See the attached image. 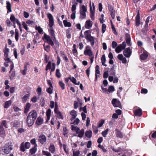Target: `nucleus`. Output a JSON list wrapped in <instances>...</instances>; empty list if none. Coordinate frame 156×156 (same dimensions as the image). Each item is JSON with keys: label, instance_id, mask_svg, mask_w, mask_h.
Masks as SVG:
<instances>
[{"label": "nucleus", "instance_id": "obj_3", "mask_svg": "<svg viewBox=\"0 0 156 156\" xmlns=\"http://www.w3.org/2000/svg\"><path fill=\"white\" fill-rule=\"evenodd\" d=\"M72 130L75 131L76 134H78V136L80 138L82 137L84 133V130L83 129L80 130V129L73 125L71 126Z\"/></svg>", "mask_w": 156, "mask_h": 156}, {"label": "nucleus", "instance_id": "obj_31", "mask_svg": "<svg viewBox=\"0 0 156 156\" xmlns=\"http://www.w3.org/2000/svg\"><path fill=\"white\" fill-rule=\"evenodd\" d=\"M31 106V104L30 103H27L26 105L24 112L25 113H27L29 111L30 109V108Z\"/></svg>", "mask_w": 156, "mask_h": 156}, {"label": "nucleus", "instance_id": "obj_34", "mask_svg": "<svg viewBox=\"0 0 156 156\" xmlns=\"http://www.w3.org/2000/svg\"><path fill=\"white\" fill-rule=\"evenodd\" d=\"M30 96L29 94H25L22 98V101L23 102H25L29 98Z\"/></svg>", "mask_w": 156, "mask_h": 156}, {"label": "nucleus", "instance_id": "obj_55", "mask_svg": "<svg viewBox=\"0 0 156 156\" xmlns=\"http://www.w3.org/2000/svg\"><path fill=\"white\" fill-rule=\"evenodd\" d=\"M118 45L117 43L115 41H113L112 43V46L113 48H115Z\"/></svg>", "mask_w": 156, "mask_h": 156}, {"label": "nucleus", "instance_id": "obj_33", "mask_svg": "<svg viewBox=\"0 0 156 156\" xmlns=\"http://www.w3.org/2000/svg\"><path fill=\"white\" fill-rule=\"evenodd\" d=\"M140 16L138 13L136 17V26H138L140 24Z\"/></svg>", "mask_w": 156, "mask_h": 156}, {"label": "nucleus", "instance_id": "obj_53", "mask_svg": "<svg viewBox=\"0 0 156 156\" xmlns=\"http://www.w3.org/2000/svg\"><path fill=\"white\" fill-rule=\"evenodd\" d=\"M59 84L60 86L61 87L62 89L64 90L65 89V84L62 81H59Z\"/></svg>", "mask_w": 156, "mask_h": 156}, {"label": "nucleus", "instance_id": "obj_56", "mask_svg": "<svg viewBox=\"0 0 156 156\" xmlns=\"http://www.w3.org/2000/svg\"><path fill=\"white\" fill-rule=\"evenodd\" d=\"M42 153L44 155H46L47 156H51V154L48 151H43Z\"/></svg>", "mask_w": 156, "mask_h": 156}, {"label": "nucleus", "instance_id": "obj_24", "mask_svg": "<svg viewBox=\"0 0 156 156\" xmlns=\"http://www.w3.org/2000/svg\"><path fill=\"white\" fill-rule=\"evenodd\" d=\"M12 101V100H10L6 101L5 103L4 107L5 108H9V106L11 105Z\"/></svg>", "mask_w": 156, "mask_h": 156}, {"label": "nucleus", "instance_id": "obj_43", "mask_svg": "<svg viewBox=\"0 0 156 156\" xmlns=\"http://www.w3.org/2000/svg\"><path fill=\"white\" fill-rule=\"evenodd\" d=\"M35 29L38 31V33L40 34L42 33L43 30L40 26H36Z\"/></svg>", "mask_w": 156, "mask_h": 156}, {"label": "nucleus", "instance_id": "obj_50", "mask_svg": "<svg viewBox=\"0 0 156 156\" xmlns=\"http://www.w3.org/2000/svg\"><path fill=\"white\" fill-rule=\"evenodd\" d=\"M104 122V121L103 120H101L100 121L98 124V127H101Z\"/></svg>", "mask_w": 156, "mask_h": 156}, {"label": "nucleus", "instance_id": "obj_46", "mask_svg": "<svg viewBox=\"0 0 156 156\" xmlns=\"http://www.w3.org/2000/svg\"><path fill=\"white\" fill-rule=\"evenodd\" d=\"M37 151L36 147H34V148H32L30 150V152L31 154H34Z\"/></svg>", "mask_w": 156, "mask_h": 156}, {"label": "nucleus", "instance_id": "obj_12", "mask_svg": "<svg viewBox=\"0 0 156 156\" xmlns=\"http://www.w3.org/2000/svg\"><path fill=\"white\" fill-rule=\"evenodd\" d=\"M100 71H99V67L98 65H96L95 67V80H97V78L99 77Z\"/></svg>", "mask_w": 156, "mask_h": 156}, {"label": "nucleus", "instance_id": "obj_11", "mask_svg": "<svg viewBox=\"0 0 156 156\" xmlns=\"http://www.w3.org/2000/svg\"><path fill=\"white\" fill-rule=\"evenodd\" d=\"M37 116V113L35 110H33L30 112L27 116L29 117L30 118V117L34 119H36Z\"/></svg>", "mask_w": 156, "mask_h": 156}, {"label": "nucleus", "instance_id": "obj_64", "mask_svg": "<svg viewBox=\"0 0 156 156\" xmlns=\"http://www.w3.org/2000/svg\"><path fill=\"white\" fill-rule=\"evenodd\" d=\"M15 38L16 41H18L19 39V33L18 31L16 30Z\"/></svg>", "mask_w": 156, "mask_h": 156}, {"label": "nucleus", "instance_id": "obj_62", "mask_svg": "<svg viewBox=\"0 0 156 156\" xmlns=\"http://www.w3.org/2000/svg\"><path fill=\"white\" fill-rule=\"evenodd\" d=\"M26 148L28 149L30 147V144L29 142H27L24 144Z\"/></svg>", "mask_w": 156, "mask_h": 156}, {"label": "nucleus", "instance_id": "obj_40", "mask_svg": "<svg viewBox=\"0 0 156 156\" xmlns=\"http://www.w3.org/2000/svg\"><path fill=\"white\" fill-rule=\"evenodd\" d=\"M116 133V136L117 137H119V138H122L123 137V135L122 134V133L120 131H119L118 130H117Z\"/></svg>", "mask_w": 156, "mask_h": 156}, {"label": "nucleus", "instance_id": "obj_27", "mask_svg": "<svg viewBox=\"0 0 156 156\" xmlns=\"http://www.w3.org/2000/svg\"><path fill=\"white\" fill-rule=\"evenodd\" d=\"M43 122V119L41 117H38L36 120V123L38 125H40L42 124Z\"/></svg>", "mask_w": 156, "mask_h": 156}, {"label": "nucleus", "instance_id": "obj_42", "mask_svg": "<svg viewBox=\"0 0 156 156\" xmlns=\"http://www.w3.org/2000/svg\"><path fill=\"white\" fill-rule=\"evenodd\" d=\"M120 46H120L119 45L116 47L115 49L116 52L117 53H119L122 51V50H123Z\"/></svg>", "mask_w": 156, "mask_h": 156}, {"label": "nucleus", "instance_id": "obj_22", "mask_svg": "<svg viewBox=\"0 0 156 156\" xmlns=\"http://www.w3.org/2000/svg\"><path fill=\"white\" fill-rule=\"evenodd\" d=\"M95 38L92 36L87 40L88 42H90V45L91 46H93L94 44Z\"/></svg>", "mask_w": 156, "mask_h": 156}, {"label": "nucleus", "instance_id": "obj_14", "mask_svg": "<svg viewBox=\"0 0 156 156\" xmlns=\"http://www.w3.org/2000/svg\"><path fill=\"white\" fill-rule=\"evenodd\" d=\"M10 19L13 23H16L19 26H21V24L19 22L18 20L13 15H11Z\"/></svg>", "mask_w": 156, "mask_h": 156}, {"label": "nucleus", "instance_id": "obj_17", "mask_svg": "<svg viewBox=\"0 0 156 156\" xmlns=\"http://www.w3.org/2000/svg\"><path fill=\"white\" fill-rule=\"evenodd\" d=\"M118 58L120 60L122 61L123 63L126 64L127 63V60L126 58L123 57V55L122 54H119L118 55Z\"/></svg>", "mask_w": 156, "mask_h": 156}, {"label": "nucleus", "instance_id": "obj_6", "mask_svg": "<svg viewBox=\"0 0 156 156\" xmlns=\"http://www.w3.org/2000/svg\"><path fill=\"white\" fill-rule=\"evenodd\" d=\"M3 127L7 128L6 121L5 120H3L0 122V134L2 135L5 134Z\"/></svg>", "mask_w": 156, "mask_h": 156}, {"label": "nucleus", "instance_id": "obj_35", "mask_svg": "<svg viewBox=\"0 0 156 156\" xmlns=\"http://www.w3.org/2000/svg\"><path fill=\"white\" fill-rule=\"evenodd\" d=\"M101 60L102 65L103 66H106L107 65L105 63L106 61V59L105 56L104 55H103L102 56L101 58Z\"/></svg>", "mask_w": 156, "mask_h": 156}, {"label": "nucleus", "instance_id": "obj_45", "mask_svg": "<svg viewBox=\"0 0 156 156\" xmlns=\"http://www.w3.org/2000/svg\"><path fill=\"white\" fill-rule=\"evenodd\" d=\"M55 74L56 76L58 78H59L61 76V74L59 70L58 69H57L56 70V73Z\"/></svg>", "mask_w": 156, "mask_h": 156}, {"label": "nucleus", "instance_id": "obj_13", "mask_svg": "<svg viewBox=\"0 0 156 156\" xmlns=\"http://www.w3.org/2000/svg\"><path fill=\"white\" fill-rule=\"evenodd\" d=\"M29 65V63L28 62H25L24 63V69L20 70V72L23 75H25L26 74L27 70V67Z\"/></svg>", "mask_w": 156, "mask_h": 156}, {"label": "nucleus", "instance_id": "obj_30", "mask_svg": "<svg viewBox=\"0 0 156 156\" xmlns=\"http://www.w3.org/2000/svg\"><path fill=\"white\" fill-rule=\"evenodd\" d=\"M6 8L8 10L7 12L8 13L9 12H12L11 9V5L9 1H6Z\"/></svg>", "mask_w": 156, "mask_h": 156}, {"label": "nucleus", "instance_id": "obj_49", "mask_svg": "<svg viewBox=\"0 0 156 156\" xmlns=\"http://www.w3.org/2000/svg\"><path fill=\"white\" fill-rule=\"evenodd\" d=\"M51 62L49 61L48 62L46 67V71L48 70V69H50L51 68Z\"/></svg>", "mask_w": 156, "mask_h": 156}, {"label": "nucleus", "instance_id": "obj_61", "mask_svg": "<svg viewBox=\"0 0 156 156\" xmlns=\"http://www.w3.org/2000/svg\"><path fill=\"white\" fill-rule=\"evenodd\" d=\"M106 30V26L105 24H103L102 25V32L104 33Z\"/></svg>", "mask_w": 156, "mask_h": 156}, {"label": "nucleus", "instance_id": "obj_16", "mask_svg": "<svg viewBox=\"0 0 156 156\" xmlns=\"http://www.w3.org/2000/svg\"><path fill=\"white\" fill-rule=\"evenodd\" d=\"M46 137L44 135H41L38 139L39 142L42 144H44L46 142Z\"/></svg>", "mask_w": 156, "mask_h": 156}, {"label": "nucleus", "instance_id": "obj_28", "mask_svg": "<svg viewBox=\"0 0 156 156\" xmlns=\"http://www.w3.org/2000/svg\"><path fill=\"white\" fill-rule=\"evenodd\" d=\"M142 114V110L140 108L136 110L134 112V114L136 116H140Z\"/></svg>", "mask_w": 156, "mask_h": 156}, {"label": "nucleus", "instance_id": "obj_4", "mask_svg": "<svg viewBox=\"0 0 156 156\" xmlns=\"http://www.w3.org/2000/svg\"><path fill=\"white\" fill-rule=\"evenodd\" d=\"M43 39L45 42L51 45L53 48H54V44L52 41L53 39L51 38L49 35L44 34Z\"/></svg>", "mask_w": 156, "mask_h": 156}, {"label": "nucleus", "instance_id": "obj_38", "mask_svg": "<svg viewBox=\"0 0 156 156\" xmlns=\"http://www.w3.org/2000/svg\"><path fill=\"white\" fill-rule=\"evenodd\" d=\"M115 90V89L113 86H109L107 94L109 93H112Z\"/></svg>", "mask_w": 156, "mask_h": 156}, {"label": "nucleus", "instance_id": "obj_44", "mask_svg": "<svg viewBox=\"0 0 156 156\" xmlns=\"http://www.w3.org/2000/svg\"><path fill=\"white\" fill-rule=\"evenodd\" d=\"M63 147L64 151L67 154H69V149L67 146L66 145L63 144Z\"/></svg>", "mask_w": 156, "mask_h": 156}, {"label": "nucleus", "instance_id": "obj_19", "mask_svg": "<svg viewBox=\"0 0 156 156\" xmlns=\"http://www.w3.org/2000/svg\"><path fill=\"white\" fill-rule=\"evenodd\" d=\"M91 33L90 30H86L84 32L85 38L86 40L92 37L91 35Z\"/></svg>", "mask_w": 156, "mask_h": 156}, {"label": "nucleus", "instance_id": "obj_25", "mask_svg": "<svg viewBox=\"0 0 156 156\" xmlns=\"http://www.w3.org/2000/svg\"><path fill=\"white\" fill-rule=\"evenodd\" d=\"M70 115L72 116V117L71 119V120L74 119L77 115L76 112L74 110H72L71 112Z\"/></svg>", "mask_w": 156, "mask_h": 156}, {"label": "nucleus", "instance_id": "obj_18", "mask_svg": "<svg viewBox=\"0 0 156 156\" xmlns=\"http://www.w3.org/2000/svg\"><path fill=\"white\" fill-rule=\"evenodd\" d=\"M93 23L90 20H88L86 22L85 27L86 28L89 29L92 26Z\"/></svg>", "mask_w": 156, "mask_h": 156}, {"label": "nucleus", "instance_id": "obj_57", "mask_svg": "<svg viewBox=\"0 0 156 156\" xmlns=\"http://www.w3.org/2000/svg\"><path fill=\"white\" fill-rule=\"evenodd\" d=\"M25 146L24 145V144L23 143L21 144V146H20V149L21 150L23 151H24L25 150Z\"/></svg>", "mask_w": 156, "mask_h": 156}, {"label": "nucleus", "instance_id": "obj_21", "mask_svg": "<svg viewBox=\"0 0 156 156\" xmlns=\"http://www.w3.org/2000/svg\"><path fill=\"white\" fill-rule=\"evenodd\" d=\"M30 118L27 117V123L29 126H30L33 125L34 123V121H33V119H30Z\"/></svg>", "mask_w": 156, "mask_h": 156}, {"label": "nucleus", "instance_id": "obj_48", "mask_svg": "<svg viewBox=\"0 0 156 156\" xmlns=\"http://www.w3.org/2000/svg\"><path fill=\"white\" fill-rule=\"evenodd\" d=\"M55 46L54 45V48H53L55 50H56L57 49H58L59 47V43L57 41H55Z\"/></svg>", "mask_w": 156, "mask_h": 156}, {"label": "nucleus", "instance_id": "obj_54", "mask_svg": "<svg viewBox=\"0 0 156 156\" xmlns=\"http://www.w3.org/2000/svg\"><path fill=\"white\" fill-rule=\"evenodd\" d=\"M68 132V131L66 127H64L63 129V134L65 136H66Z\"/></svg>", "mask_w": 156, "mask_h": 156}, {"label": "nucleus", "instance_id": "obj_1", "mask_svg": "<svg viewBox=\"0 0 156 156\" xmlns=\"http://www.w3.org/2000/svg\"><path fill=\"white\" fill-rule=\"evenodd\" d=\"M47 16L49 19V33L53 41H54L55 40V37L52 27V26L54 25L53 18L52 15L50 13H48Z\"/></svg>", "mask_w": 156, "mask_h": 156}, {"label": "nucleus", "instance_id": "obj_2", "mask_svg": "<svg viewBox=\"0 0 156 156\" xmlns=\"http://www.w3.org/2000/svg\"><path fill=\"white\" fill-rule=\"evenodd\" d=\"M12 149V146L11 142H9L6 144L3 147V152L5 154H8Z\"/></svg>", "mask_w": 156, "mask_h": 156}, {"label": "nucleus", "instance_id": "obj_63", "mask_svg": "<svg viewBox=\"0 0 156 156\" xmlns=\"http://www.w3.org/2000/svg\"><path fill=\"white\" fill-rule=\"evenodd\" d=\"M45 104V101L44 98H41V106L43 107Z\"/></svg>", "mask_w": 156, "mask_h": 156}, {"label": "nucleus", "instance_id": "obj_8", "mask_svg": "<svg viewBox=\"0 0 156 156\" xmlns=\"http://www.w3.org/2000/svg\"><path fill=\"white\" fill-rule=\"evenodd\" d=\"M112 103L114 107L122 108V106L120 101L117 99L114 98L112 101Z\"/></svg>", "mask_w": 156, "mask_h": 156}, {"label": "nucleus", "instance_id": "obj_29", "mask_svg": "<svg viewBox=\"0 0 156 156\" xmlns=\"http://www.w3.org/2000/svg\"><path fill=\"white\" fill-rule=\"evenodd\" d=\"M49 151L53 154H54L55 153V148L54 145L52 144H50V147H49Z\"/></svg>", "mask_w": 156, "mask_h": 156}, {"label": "nucleus", "instance_id": "obj_26", "mask_svg": "<svg viewBox=\"0 0 156 156\" xmlns=\"http://www.w3.org/2000/svg\"><path fill=\"white\" fill-rule=\"evenodd\" d=\"M69 78L70 80L74 84L76 85H79L80 84V82H78L77 83H76V79L73 77H71L70 76L69 77Z\"/></svg>", "mask_w": 156, "mask_h": 156}, {"label": "nucleus", "instance_id": "obj_36", "mask_svg": "<svg viewBox=\"0 0 156 156\" xmlns=\"http://www.w3.org/2000/svg\"><path fill=\"white\" fill-rule=\"evenodd\" d=\"M75 149L73 147L72 150L73 151V156H79L80 153L79 150L75 151Z\"/></svg>", "mask_w": 156, "mask_h": 156}, {"label": "nucleus", "instance_id": "obj_23", "mask_svg": "<svg viewBox=\"0 0 156 156\" xmlns=\"http://www.w3.org/2000/svg\"><path fill=\"white\" fill-rule=\"evenodd\" d=\"M126 42L128 46H130L131 44H130V37L129 34H126Z\"/></svg>", "mask_w": 156, "mask_h": 156}, {"label": "nucleus", "instance_id": "obj_9", "mask_svg": "<svg viewBox=\"0 0 156 156\" xmlns=\"http://www.w3.org/2000/svg\"><path fill=\"white\" fill-rule=\"evenodd\" d=\"M84 54L87 55L90 57L93 56V53L89 46L87 45L86 46V49L84 52Z\"/></svg>", "mask_w": 156, "mask_h": 156}, {"label": "nucleus", "instance_id": "obj_51", "mask_svg": "<svg viewBox=\"0 0 156 156\" xmlns=\"http://www.w3.org/2000/svg\"><path fill=\"white\" fill-rule=\"evenodd\" d=\"M44 49L47 52H48L50 51V46L48 45H47L46 46H45V44H44Z\"/></svg>", "mask_w": 156, "mask_h": 156}, {"label": "nucleus", "instance_id": "obj_52", "mask_svg": "<svg viewBox=\"0 0 156 156\" xmlns=\"http://www.w3.org/2000/svg\"><path fill=\"white\" fill-rule=\"evenodd\" d=\"M4 56H8V53L9 52V49L8 48H5L4 50Z\"/></svg>", "mask_w": 156, "mask_h": 156}, {"label": "nucleus", "instance_id": "obj_60", "mask_svg": "<svg viewBox=\"0 0 156 156\" xmlns=\"http://www.w3.org/2000/svg\"><path fill=\"white\" fill-rule=\"evenodd\" d=\"M30 142L32 144H34V147H37V144L36 143V139L35 138L32 139L30 141Z\"/></svg>", "mask_w": 156, "mask_h": 156}, {"label": "nucleus", "instance_id": "obj_20", "mask_svg": "<svg viewBox=\"0 0 156 156\" xmlns=\"http://www.w3.org/2000/svg\"><path fill=\"white\" fill-rule=\"evenodd\" d=\"M148 56L147 52L146 51H144L143 53L140 55V58L142 60H144L147 58Z\"/></svg>", "mask_w": 156, "mask_h": 156}, {"label": "nucleus", "instance_id": "obj_58", "mask_svg": "<svg viewBox=\"0 0 156 156\" xmlns=\"http://www.w3.org/2000/svg\"><path fill=\"white\" fill-rule=\"evenodd\" d=\"M80 120L78 118H76L74 120L73 124L74 125H78L80 122Z\"/></svg>", "mask_w": 156, "mask_h": 156}, {"label": "nucleus", "instance_id": "obj_5", "mask_svg": "<svg viewBox=\"0 0 156 156\" xmlns=\"http://www.w3.org/2000/svg\"><path fill=\"white\" fill-rule=\"evenodd\" d=\"M80 17L82 19L86 17V12L87 9V7L84 5H80Z\"/></svg>", "mask_w": 156, "mask_h": 156}, {"label": "nucleus", "instance_id": "obj_59", "mask_svg": "<svg viewBox=\"0 0 156 156\" xmlns=\"http://www.w3.org/2000/svg\"><path fill=\"white\" fill-rule=\"evenodd\" d=\"M52 87H50L48 88L47 89L46 91L47 92L50 94H51L52 93Z\"/></svg>", "mask_w": 156, "mask_h": 156}, {"label": "nucleus", "instance_id": "obj_32", "mask_svg": "<svg viewBox=\"0 0 156 156\" xmlns=\"http://www.w3.org/2000/svg\"><path fill=\"white\" fill-rule=\"evenodd\" d=\"M47 115V120L48 121L50 119L51 115V110L50 109H48L46 112Z\"/></svg>", "mask_w": 156, "mask_h": 156}, {"label": "nucleus", "instance_id": "obj_10", "mask_svg": "<svg viewBox=\"0 0 156 156\" xmlns=\"http://www.w3.org/2000/svg\"><path fill=\"white\" fill-rule=\"evenodd\" d=\"M132 51L130 48H126L124 51L123 54L127 58H129L131 55Z\"/></svg>", "mask_w": 156, "mask_h": 156}, {"label": "nucleus", "instance_id": "obj_15", "mask_svg": "<svg viewBox=\"0 0 156 156\" xmlns=\"http://www.w3.org/2000/svg\"><path fill=\"white\" fill-rule=\"evenodd\" d=\"M108 7L112 19H114L115 18V10L113 7L111 6H109Z\"/></svg>", "mask_w": 156, "mask_h": 156}, {"label": "nucleus", "instance_id": "obj_7", "mask_svg": "<svg viewBox=\"0 0 156 156\" xmlns=\"http://www.w3.org/2000/svg\"><path fill=\"white\" fill-rule=\"evenodd\" d=\"M92 7L91 6V2L90 3V16L92 20L94 19V13L95 7L94 3L92 4Z\"/></svg>", "mask_w": 156, "mask_h": 156}, {"label": "nucleus", "instance_id": "obj_37", "mask_svg": "<svg viewBox=\"0 0 156 156\" xmlns=\"http://www.w3.org/2000/svg\"><path fill=\"white\" fill-rule=\"evenodd\" d=\"M85 135L88 138H90L92 135V132L91 130H88L85 133Z\"/></svg>", "mask_w": 156, "mask_h": 156}, {"label": "nucleus", "instance_id": "obj_39", "mask_svg": "<svg viewBox=\"0 0 156 156\" xmlns=\"http://www.w3.org/2000/svg\"><path fill=\"white\" fill-rule=\"evenodd\" d=\"M77 3L76 2L74 4H73L72 7L71 11L72 12H76V5H77Z\"/></svg>", "mask_w": 156, "mask_h": 156}, {"label": "nucleus", "instance_id": "obj_41", "mask_svg": "<svg viewBox=\"0 0 156 156\" xmlns=\"http://www.w3.org/2000/svg\"><path fill=\"white\" fill-rule=\"evenodd\" d=\"M63 23L65 27H70L71 26V23L70 22H68L66 20L63 21Z\"/></svg>", "mask_w": 156, "mask_h": 156}, {"label": "nucleus", "instance_id": "obj_47", "mask_svg": "<svg viewBox=\"0 0 156 156\" xmlns=\"http://www.w3.org/2000/svg\"><path fill=\"white\" fill-rule=\"evenodd\" d=\"M108 129H107L105 130L102 132V135L104 137H105L108 131Z\"/></svg>", "mask_w": 156, "mask_h": 156}]
</instances>
